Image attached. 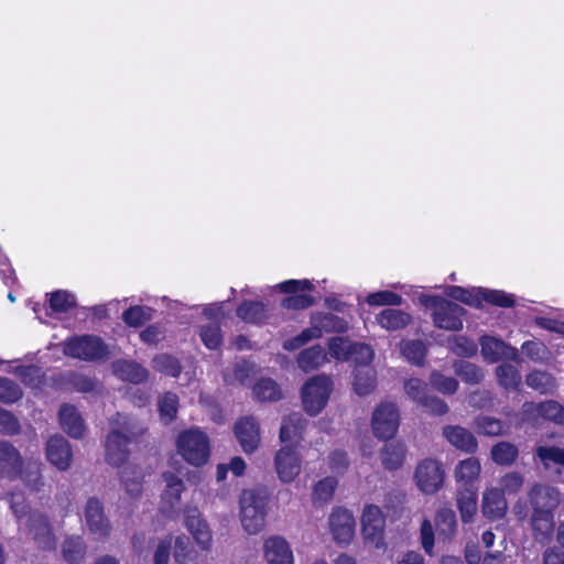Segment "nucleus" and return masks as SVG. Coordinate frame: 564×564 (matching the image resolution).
Masks as SVG:
<instances>
[{"label": "nucleus", "instance_id": "obj_13", "mask_svg": "<svg viewBox=\"0 0 564 564\" xmlns=\"http://www.w3.org/2000/svg\"><path fill=\"white\" fill-rule=\"evenodd\" d=\"M85 524L90 534L96 539L102 540L109 536L111 524L106 517L104 506L97 498H89L84 509Z\"/></svg>", "mask_w": 564, "mask_h": 564}, {"label": "nucleus", "instance_id": "obj_60", "mask_svg": "<svg viewBox=\"0 0 564 564\" xmlns=\"http://www.w3.org/2000/svg\"><path fill=\"white\" fill-rule=\"evenodd\" d=\"M123 321L132 327H139L151 318V310L142 306H133L122 315Z\"/></svg>", "mask_w": 564, "mask_h": 564}, {"label": "nucleus", "instance_id": "obj_27", "mask_svg": "<svg viewBox=\"0 0 564 564\" xmlns=\"http://www.w3.org/2000/svg\"><path fill=\"white\" fill-rule=\"evenodd\" d=\"M304 429V420L300 413H293L283 419L280 429V441L284 445L294 448L301 438Z\"/></svg>", "mask_w": 564, "mask_h": 564}, {"label": "nucleus", "instance_id": "obj_46", "mask_svg": "<svg viewBox=\"0 0 564 564\" xmlns=\"http://www.w3.org/2000/svg\"><path fill=\"white\" fill-rule=\"evenodd\" d=\"M527 384L541 393H551L555 388L554 378L544 371H532L527 376Z\"/></svg>", "mask_w": 564, "mask_h": 564}, {"label": "nucleus", "instance_id": "obj_55", "mask_svg": "<svg viewBox=\"0 0 564 564\" xmlns=\"http://www.w3.org/2000/svg\"><path fill=\"white\" fill-rule=\"evenodd\" d=\"M75 296L66 291H56L50 296V306L55 312H67L75 306Z\"/></svg>", "mask_w": 564, "mask_h": 564}, {"label": "nucleus", "instance_id": "obj_7", "mask_svg": "<svg viewBox=\"0 0 564 564\" xmlns=\"http://www.w3.org/2000/svg\"><path fill=\"white\" fill-rule=\"evenodd\" d=\"M360 525L366 545L376 550L384 547L386 518L380 507L366 505L361 512Z\"/></svg>", "mask_w": 564, "mask_h": 564}, {"label": "nucleus", "instance_id": "obj_22", "mask_svg": "<svg viewBox=\"0 0 564 564\" xmlns=\"http://www.w3.org/2000/svg\"><path fill=\"white\" fill-rule=\"evenodd\" d=\"M235 434L245 453H252L259 446V425L254 419L243 417L237 422Z\"/></svg>", "mask_w": 564, "mask_h": 564}, {"label": "nucleus", "instance_id": "obj_24", "mask_svg": "<svg viewBox=\"0 0 564 564\" xmlns=\"http://www.w3.org/2000/svg\"><path fill=\"white\" fill-rule=\"evenodd\" d=\"M508 509L507 500L498 488L486 489L482 494L481 511L491 520L502 518Z\"/></svg>", "mask_w": 564, "mask_h": 564}, {"label": "nucleus", "instance_id": "obj_52", "mask_svg": "<svg viewBox=\"0 0 564 564\" xmlns=\"http://www.w3.org/2000/svg\"><path fill=\"white\" fill-rule=\"evenodd\" d=\"M456 373L468 383H478L482 377V370L470 362L458 361L454 365Z\"/></svg>", "mask_w": 564, "mask_h": 564}, {"label": "nucleus", "instance_id": "obj_36", "mask_svg": "<svg viewBox=\"0 0 564 564\" xmlns=\"http://www.w3.org/2000/svg\"><path fill=\"white\" fill-rule=\"evenodd\" d=\"M113 372L120 379L133 383H140L148 377V371L138 364L130 361H117L113 364Z\"/></svg>", "mask_w": 564, "mask_h": 564}, {"label": "nucleus", "instance_id": "obj_39", "mask_svg": "<svg viewBox=\"0 0 564 564\" xmlns=\"http://www.w3.org/2000/svg\"><path fill=\"white\" fill-rule=\"evenodd\" d=\"M237 316L245 322L259 324L268 317V310L260 302H245L237 308Z\"/></svg>", "mask_w": 564, "mask_h": 564}, {"label": "nucleus", "instance_id": "obj_10", "mask_svg": "<svg viewBox=\"0 0 564 564\" xmlns=\"http://www.w3.org/2000/svg\"><path fill=\"white\" fill-rule=\"evenodd\" d=\"M328 528L334 541L339 545H349L356 533L354 513L347 508L336 507L328 517Z\"/></svg>", "mask_w": 564, "mask_h": 564}, {"label": "nucleus", "instance_id": "obj_34", "mask_svg": "<svg viewBox=\"0 0 564 564\" xmlns=\"http://www.w3.org/2000/svg\"><path fill=\"white\" fill-rule=\"evenodd\" d=\"M456 500L462 521L471 522L477 512V492L470 488L462 489Z\"/></svg>", "mask_w": 564, "mask_h": 564}, {"label": "nucleus", "instance_id": "obj_4", "mask_svg": "<svg viewBox=\"0 0 564 564\" xmlns=\"http://www.w3.org/2000/svg\"><path fill=\"white\" fill-rule=\"evenodd\" d=\"M178 454L191 465L202 466L208 462L210 444L207 435L199 429L181 432L176 440Z\"/></svg>", "mask_w": 564, "mask_h": 564}, {"label": "nucleus", "instance_id": "obj_62", "mask_svg": "<svg viewBox=\"0 0 564 564\" xmlns=\"http://www.w3.org/2000/svg\"><path fill=\"white\" fill-rule=\"evenodd\" d=\"M524 482L523 476L517 471H510L500 479V491L505 495H514L520 491Z\"/></svg>", "mask_w": 564, "mask_h": 564}, {"label": "nucleus", "instance_id": "obj_26", "mask_svg": "<svg viewBox=\"0 0 564 564\" xmlns=\"http://www.w3.org/2000/svg\"><path fill=\"white\" fill-rule=\"evenodd\" d=\"M348 328V323L330 313H317L311 318L310 329L318 333L321 338L325 333H344Z\"/></svg>", "mask_w": 564, "mask_h": 564}, {"label": "nucleus", "instance_id": "obj_1", "mask_svg": "<svg viewBox=\"0 0 564 564\" xmlns=\"http://www.w3.org/2000/svg\"><path fill=\"white\" fill-rule=\"evenodd\" d=\"M145 427L137 419L117 413L110 419V431L105 441L106 460L122 466L130 454L129 444L143 434Z\"/></svg>", "mask_w": 564, "mask_h": 564}, {"label": "nucleus", "instance_id": "obj_11", "mask_svg": "<svg viewBox=\"0 0 564 564\" xmlns=\"http://www.w3.org/2000/svg\"><path fill=\"white\" fill-rule=\"evenodd\" d=\"M183 524L202 551H209L213 545V531L202 512L196 507H186L183 513Z\"/></svg>", "mask_w": 564, "mask_h": 564}, {"label": "nucleus", "instance_id": "obj_23", "mask_svg": "<svg viewBox=\"0 0 564 564\" xmlns=\"http://www.w3.org/2000/svg\"><path fill=\"white\" fill-rule=\"evenodd\" d=\"M530 527L534 540L539 543H547L554 533V514L551 511H532Z\"/></svg>", "mask_w": 564, "mask_h": 564}, {"label": "nucleus", "instance_id": "obj_54", "mask_svg": "<svg viewBox=\"0 0 564 564\" xmlns=\"http://www.w3.org/2000/svg\"><path fill=\"white\" fill-rule=\"evenodd\" d=\"M22 398L21 388L8 378L0 377V402L13 403Z\"/></svg>", "mask_w": 564, "mask_h": 564}, {"label": "nucleus", "instance_id": "obj_31", "mask_svg": "<svg viewBox=\"0 0 564 564\" xmlns=\"http://www.w3.org/2000/svg\"><path fill=\"white\" fill-rule=\"evenodd\" d=\"M297 366L304 372L321 368L328 362V355L321 346H312L302 350L296 359Z\"/></svg>", "mask_w": 564, "mask_h": 564}, {"label": "nucleus", "instance_id": "obj_15", "mask_svg": "<svg viewBox=\"0 0 564 564\" xmlns=\"http://www.w3.org/2000/svg\"><path fill=\"white\" fill-rule=\"evenodd\" d=\"M278 477L283 482L293 481L301 473V458L293 447L284 445L274 457Z\"/></svg>", "mask_w": 564, "mask_h": 564}, {"label": "nucleus", "instance_id": "obj_6", "mask_svg": "<svg viewBox=\"0 0 564 564\" xmlns=\"http://www.w3.org/2000/svg\"><path fill=\"white\" fill-rule=\"evenodd\" d=\"M420 302L433 310V322L436 327L447 330H459L463 328L462 315L464 308L458 304L438 296L423 295Z\"/></svg>", "mask_w": 564, "mask_h": 564}, {"label": "nucleus", "instance_id": "obj_33", "mask_svg": "<svg viewBox=\"0 0 564 564\" xmlns=\"http://www.w3.org/2000/svg\"><path fill=\"white\" fill-rule=\"evenodd\" d=\"M62 555L68 564H80L86 555V545L82 536H66L62 543Z\"/></svg>", "mask_w": 564, "mask_h": 564}, {"label": "nucleus", "instance_id": "obj_37", "mask_svg": "<svg viewBox=\"0 0 564 564\" xmlns=\"http://www.w3.org/2000/svg\"><path fill=\"white\" fill-rule=\"evenodd\" d=\"M173 556L178 564H197V552L191 545L189 539L184 535H177L174 539Z\"/></svg>", "mask_w": 564, "mask_h": 564}, {"label": "nucleus", "instance_id": "obj_50", "mask_svg": "<svg viewBox=\"0 0 564 564\" xmlns=\"http://www.w3.org/2000/svg\"><path fill=\"white\" fill-rule=\"evenodd\" d=\"M403 356L415 365H421L424 360L426 348L421 340H408L401 345Z\"/></svg>", "mask_w": 564, "mask_h": 564}, {"label": "nucleus", "instance_id": "obj_17", "mask_svg": "<svg viewBox=\"0 0 564 564\" xmlns=\"http://www.w3.org/2000/svg\"><path fill=\"white\" fill-rule=\"evenodd\" d=\"M480 348L484 360L490 364L497 362L502 358L518 360V350L514 347L492 336H482L480 338Z\"/></svg>", "mask_w": 564, "mask_h": 564}, {"label": "nucleus", "instance_id": "obj_64", "mask_svg": "<svg viewBox=\"0 0 564 564\" xmlns=\"http://www.w3.org/2000/svg\"><path fill=\"white\" fill-rule=\"evenodd\" d=\"M542 417L557 424H564V406L553 400L542 402Z\"/></svg>", "mask_w": 564, "mask_h": 564}, {"label": "nucleus", "instance_id": "obj_49", "mask_svg": "<svg viewBox=\"0 0 564 564\" xmlns=\"http://www.w3.org/2000/svg\"><path fill=\"white\" fill-rule=\"evenodd\" d=\"M158 406L161 420L171 423L177 413L178 398L176 394L167 392L160 397Z\"/></svg>", "mask_w": 564, "mask_h": 564}, {"label": "nucleus", "instance_id": "obj_61", "mask_svg": "<svg viewBox=\"0 0 564 564\" xmlns=\"http://www.w3.org/2000/svg\"><path fill=\"white\" fill-rule=\"evenodd\" d=\"M404 391L411 400L420 404L427 395V386L419 378H411L404 382Z\"/></svg>", "mask_w": 564, "mask_h": 564}, {"label": "nucleus", "instance_id": "obj_51", "mask_svg": "<svg viewBox=\"0 0 564 564\" xmlns=\"http://www.w3.org/2000/svg\"><path fill=\"white\" fill-rule=\"evenodd\" d=\"M366 302L370 306H399L402 304V297L391 291H379L369 294Z\"/></svg>", "mask_w": 564, "mask_h": 564}, {"label": "nucleus", "instance_id": "obj_63", "mask_svg": "<svg viewBox=\"0 0 564 564\" xmlns=\"http://www.w3.org/2000/svg\"><path fill=\"white\" fill-rule=\"evenodd\" d=\"M327 466L330 473L336 475L344 474L348 466L349 459L344 451L335 449L327 456Z\"/></svg>", "mask_w": 564, "mask_h": 564}, {"label": "nucleus", "instance_id": "obj_53", "mask_svg": "<svg viewBox=\"0 0 564 564\" xmlns=\"http://www.w3.org/2000/svg\"><path fill=\"white\" fill-rule=\"evenodd\" d=\"M476 430L484 435L498 436L505 432V425L497 419L481 416L476 421Z\"/></svg>", "mask_w": 564, "mask_h": 564}, {"label": "nucleus", "instance_id": "obj_29", "mask_svg": "<svg viewBox=\"0 0 564 564\" xmlns=\"http://www.w3.org/2000/svg\"><path fill=\"white\" fill-rule=\"evenodd\" d=\"M59 424L62 429L72 437H82L85 431L84 421L76 408L73 405H62L59 413Z\"/></svg>", "mask_w": 564, "mask_h": 564}, {"label": "nucleus", "instance_id": "obj_48", "mask_svg": "<svg viewBox=\"0 0 564 564\" xmlns=\"http://www.w3.org/2000/svg\"><path fill=\"white\" fill-rule=\"evenodd\" d=\"M500 386L506 389H517L521 382V376L514 366L502 364L496 369Z\"/></svg>", "mask_w": 564, "mask_h": 564}, {"label": "nucleus", "instance_id": "obj_21", "mask_svg": "<svg viewBox=\"0 0 564 564\" xmlns=\"http://www.w3.org/2000/svg\"><path fill=\"white\" fill-rule=\"evenodd\" d=\"M162 478L165 487L161 495V509L163 512H171L178 505L185 485L178 476L170 471L163 473Z\"/></svg>", "mask_w": 564, "mask_h": 564}, {"label": "nucleus", "instance_id": "obj_38", "mask_svg": "<svg viewBox=\"0 0 564 564\" xmlns=\"http://www.w3.org/2000/svg\"><path fill=\"white\" fill-rule=\"evenodd\" d=\"M405 447L402 443H391L383 447L381 460L387 469L395 470L403 465Z\"/></svg>", "mask_w": 564, "mask_h": 564}, {"label": "nucleus", "instance_id": "obj_8", "mask_svg": "<svg viewBox=\"0 0 564 564\" xmlns=\"http://www.w3.org/2000/svg\"><path fill=\"white\" fill-rule=\"evenodd\" d=\"M63 351L66 356L82 360H98L108 356L109 350L97 336L84 335L67 339Z\"/></svg>", "mask_w": 564, "mask_h": 564}, {"label": "nucleus", "instance_id": "obj_47", "mask_svg": "<svg viewBox=\"0 0 564 564\" xmlns=\"http://www.w3.org/2000/svg\"><path fill=\"white\" fill-rule=\"evenodd\" d=\"M253 394L261 401H275L281 398V390L272 379L264 378L256 383Z\"/></svg>", "mask_w": 564, "mask_h": 564}, {"label": "nucleus", "instance_id": "obj_32", "mask_svg": "<svg viewBox=\"0 0 564 564\" xmlns=\"http://www.w3.org/2000/svg\"><path fill=\"white\" fill-rule=\"evenodd\" d=\"M376 321L387 330H398L410 324L411 316L400 310L386 308L376 316Z\"/></svg>", "mask_w": 564, "mask_h": 564}, {"label": "nucleus", "instance_id": "obj_5", "mask_svg": "<svg viewBox=\"0 0 564 564\" xmlns=\"http://www.w3.org/2000/svg\"><path fill=\"white\" fill-rule=\"evenodd\" d=\"M333 392V380L327 375H317L310 378L302 387L301 398L304 411L316 416L328 403Z\"/></svg>", "mask_w": 564, "mask_h": 564}, {"label": "nucleus", "instance_id": "obj_2", "mask_svg": "<svg viewBox=\"0 0 564 564\" xmlns=\"http://www.w3.org/2000/svg\"><path fill=\"white\" fill-rule=\"evenodd\" d=\"M10 507L17 517L20 530L29 534L40 549L45 551L55 549L56 538L47 518L40 512H30L21 492L10 494Z\"/></svg>", "mask_w": 564, "mask_h": 564}, {"label": "nucleus", "instance_id": "obj_19", "mask_svg": "<svg viewBox=\"0 0 564 564\" xmlns=\"http://www.w3.org/2000/svg\"><path fill=\"white\" fill-rule=\"evenodd\" d=\"M532 511L553 512L560 503V491L551 486L534 485L529 491Z\"/></svg>", "mask_w": 564, "mask_h": 564}, {"label": "nucleus", "instance_id": "obj_12", "mask_svg": "<svg viewBox=\"0 0 564 564\" xmlns=\"http://www.w3.org/2000/svg\"><path fill=\"white\" fill-rule=\"evenodd\" d=\"M414 481L423 494L437 492L444 482V470L441 463L431 458L423 459L414 471Z\"/></svg>", "mask_w": 564, "mask_h": 564}, {"label": "nucleus", "instance_id": "obj_58", "mask_svg": "<svg viewBox=\"0 0 564 564\" xmlns=\"http://www.w3.org/2000/svg\"><path fill=\"white\" fill-rule=\"evenodd\" d=\"M451 349L462 357H471L477 352V345L465 336H454L451 339Z\"/></svg>", "mask_w": 564, "mask_h": 564}, {"label": "nucleus", "instance_id": "obj_16", "mask_svg": "<svg viewBox=\"0 0 564 564\" xmlns=\"http://www.w3.org/2000/svg\"><path fill=\"white\" fill-rule=\"evenodd\" d=\"M263 556L267 564H295L291 545L280 535H271L264 540Z\"/></svg>", "mask_w": 564, "mask_h": 564}, {"label": "nucleus", "instance_id": "obj_28", "mask_svg": "<svg viewBox=\"0 0 564 564\" xmlns=\"http://www.w3.org/2000/svg\"><path fill=\"white\" fill-rule=\"evenodd\" d=\"M434 522L438 542H448L455 536L457 531V521L456 514L452 509H440L436 512Z\"/></svg>", "mask_w": 564, "mask_h": 564}, {"label": "nucleus", "instance_id": "obj_59", "mask_svg": "<svg viewBox=\"0 0 564 564\" xmlns=\"http://www.w3.org/2000/svg\"><path fill=\"white\" fill-rule=\"evenodd\" d=\"M481 296L482 301L501 307H511L514 304L512 294L499 290L482 289Z\"/></svg>", "mask_w": 564, "mask_h": 564}, {"label": "nucleus", "instance_id": "obj_57", "mask_svg": "<svg viewBox=\"0 0 564 564\" xmlns=\"http://www.w3.org/2000/svg\"><path fill=\"white\" fill-rule=\"evenodd\" d=\"M152 364L155 370L172 377H176L181 371L178 361L169 355L156 356Z\"/></svg>", "mask_w": 564, "mask_h": 564}, {"label": "nucleus", "instance_id": "obj_3", "mask_svg": "<svg viewBox=\"0 0 564 564\" xmlns=\"http://www.w3.org/2000/svg\"><path fill=\"white\" fill-rule=\"evenodd\" d=\"M269 494L265 489H247L240 497V521L249 534H258L265 524Z\"/></svg>", "mask_w": 564, "mask_h": 564}, {"label": "nucleus", "instance_id": "obj_9", "mask_svg": "<svg viewBox=\"0 0 564 564\" xmlns=\"http://www.w3.org/2000/svg\"><path fill=\"white\" fill-rule=\"evenodd\" d=\"M400 425L398 406L392 402L378 404L371 416L370 426L373 435L382 441L394 437Z\"/></svg>", "mask_w": 564, "mask_h": 564}, {"label": "nucleus", "instance_id": "obj_14", "mask_svg": "<svg viewBox=\"0 0 564 564\" xmlns=\"http://www.w3.org/2000/svg\"><path fill=\"white\" fill-rule=\"evenodd\" d=\"M311 281L304 280H289L278 284L281 292L290 293L288 297L282 301V306L288 310L306 308L313 304V297L308 294L300 293L312 289Z\"/></svg>", "mask_w": 564, "mask_h": 564}, {"label": "nucleus", "instance_id": "obj_25", "mask_svg": "<svg viewBox=\"0 0 564 564\" xmlns=\"http://www.w3.org/2000/svg\"><path fill=\"white\" fill-rule=\"evenodd\" d=\"M22 469V457L19 451L8 442H0V475L15 477Z\"/></svg>", "mask_w": 564, "mask_h": 564}, {"label": "nucleus", "instance_id": "obj_44", "mask_svg": "<svg viewBox=\"0 0 564 564\" xmlns=\"http://www.w3.org/2000/svg\"><path fill=\"white\" fill-rule=\"evenodd\" d=\"M490 456L496 464L509 466L516 462L518 448L509 442H500L492 446Z\"/></svg>", "mask_w": 564, "mask_h": 564}, {"label": "nucleus", "instance_id": "obj_35", "mask_svg": "<svg viewBox=\"0 0 564 564\" xmlns=\"http://www.w3.org/2000/svg\"><path fill=\"white\" fill-rule=\"evenodd\" d=\"M481 464L476 457L460 460L455 467V479L465 485L473 484L480 475Z\"/></svg>", "mask_w": 564, "mask_h": 564}, {"label": "nucleus", "instance_id": "obj_18", "mask_svg": "<svg viewBox=\"0 0 564 564\" xmlns=\"http://www.w3.org/2000/svg\"><path fill=\"white\" fill-rule=\"evenodd\" d=\"M46 457L59 470H67L73 458L69 443L63 436H52L46 444Z\"/></svg>", "mask_w": 564, "mask_h": 564}, {"label": "nucleus", "instance_id": "obj_45", "mask_svg": "<svg viewBox=\"0 0 564 564\" xmlns=\"http://www.w3.org/2000/svg\"><path fill=\"white\" fill-rule=\"evenodd\" d=\"M355 392L358 395L371 393L376 387V373L372 369L357 370L352 382Z\"/></svg>", "mask_w": 564, "mask_h": 564}, {"label": "nucleus", "instance_id": "obj_20", "mask_svg": "<svg viewBox=\"0 0 564 564\" xmlns=\"http://www.w3.org/2000/svg\"><path fill=\"white\" fill-rule=\"evenodd\" d=\"M444 438L455 448L473 454L478 448V442L474 434L460 425H445L442 429Z\"/></svg>", "mask_w": 564, "mask_h": 564}, {"label": "nucleus", "instance_id": "obj_42", "mask_svg": "<svg viewBox=\"0 0 564 564\" xmlns=\"http://www.w3.org/2000/svg\"><path fill=\"white\" fill-rule=\"evenodd\" d=\"M338 481L335 477L321 479L313 488L312 500L316 505L328 503L335 494Z\"/></svg>", "mask_w": 564, "mask_h": 564}, {"label": "nucleus", "instance_id": "obj_43", "mask_svg": "<svg viewBox=\"0 0 564 564\" xmlns=\"http://www.w3.org/2000/svg\"><path fill=\"white\" fill-rule=\"evenodd\" d=\"M535 456L541 460L545 468H551L552 466H564V448L539 445L535 449Z\"/></svg>", "mask_w": 564, "mask_h": 564}, {"label": "nucleus", "instance_id": "obj_30", "mask_svg": "<svg viewBox=\"0 0 564 564\" xmlns=\"http://www.w3.org/2000/svg\"><path fill=\"white\" fill-rule=\"evenodd\" d=\"M144 474L142 469L137 465H126L120 470V479L126 492L132 498H137L142 492V482Z\"/></svg>", "mask_w": 564, "mask_h": 564}, {"label": "nucleus", "instance_id": "obj_41", "mask_svg": "<svg viewBox=\"0 0 564 564\" xmlns=\"http://www.w3.org/2000/svg\"><path fill=\"white\" fill-rule=\"evenodd\" d=\"M482 289H464L462 286H449L446 289V295L460 301L469 306L479 307L482 302Z\"/></svg>", "mask_w": 564, "mask_h": 564}, {"label": "nucleus", "instance_id": "obj_40", "mask_svg": "<svg viewBox=\"0 0 564 564\" xmlns=\"http://www.w3.org/2000/svg\"><path fill=\"white\" fill-rule=\"evenodd\" d=\"M352 344L346 337L334 336L327 341L328 355L337 361H348L351 358Z\"/></svg>", "mask_w": 564, "mask_h": 564}, {"label": "nucleus", "instance_id": "obj_56", "mask_svg": "<svg viewBox=\"0 0 564 564\" xmlns=\"http://www.w3.org/2000/svg\"><path fill=\"white\" fill-rule=\"evenodd\" d=\"M430 382L443 394H453L458 388V382L452 377H446L437 371L431 373Z\"/></svg>", "mask_w": 564, "mask_h": 564}]
</instances>
